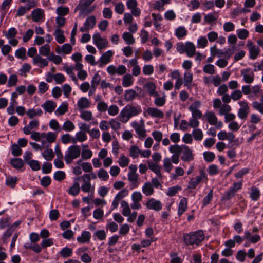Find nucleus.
Masks as SVG:
<instances>
[{
    "mask_svg": "<svg viewBox=\"0 0 263 263\" xmlns=\"http://www.w3.org/2000/svg\"><path fill=\"white\" fill-rule=\"evenodd\" d=\"M142 112L140 106H134L133 104H128L125 106L121 111L118 117L123 123L127 122L130 118L136 116Z\"/></svg>",
    "mask_w": 263,
    "mask_h": 263,
    "instance_id": "obj_1",
    "label": "nucleus"
},
{
    "mask_svg": "<svg viewBox=\"0 0 263 263\" xmlns=\"http://www.w3.org/2000/svg\"><path fill=\"white\" fill-rule=\"evenodd\" d=\"M184 241L186 245H198L204 239L203 232L197 231L191 234H185L183 236Z\"/></svg>",
    "mask_w": 263,
    "mask_h": 263,
    "instance_id": "obj_2",
    "label": "nucleus"
},
{
    "mask_svg": "<svg viewBox=\"0 0 263 263\" xmlns=\"http://www.w3.org/2000/svg\"><path fill=\"white\" fill-rule=\"evenodd\" d=\"M81 154V148L78 145H72L68 147L65 155V161L67 164L71 163L74 159L79 158Z\"/></svg>",
    "mask_w": 263,
    "mask_h": 263,
    "instance_id": "obj_3",
    "label": "nucleus"
},
{
    "mask_svg": "<svg viewBox=\"0 0 263 263\" xmlns=\"http://www.w3.org/2000/svg\"><path fill=\"white\" fill-rule=\"evenodd\" d=\"M95 1V0H81V2L79 5L80 10V14L85 16L93 12L96 8V6H93L89 7V6Z\"/></svg>",
    "mask_w": 263,
    "mask_h": 263,
    "instance_id": "obj_4",
    "label": "nucleus"
},
{
    "mask_svg": "<svg viewBox=\"0 0 263 263\" xmlns=\"http://www.w3.org/2000/svg\"><path fill=\"white\" fill-rule=\"evenodd\" d=\"M131 125L137 134L138 137L139 139H142L146 137V130L145 129L144 123L143 120L141 121V124L138 123L137 121H133L132 122Z\"/></svg>",
    "mask_w": 263,
    "mask_h": 263,
    "instance_id": "obj_5",
    "label": "nucleus"
},
{
    "mask_svg": "<svg viewBox=\"0 0 263 263\" xmlns=\"http://www.w3.org/2000/svg\"><path fill=\"white\" fill-rule=\"evenodd\" d=\"M204 179H206L205 172L203 170L200 171V175L195 178H192L190 179L187 185V188L190 189H195L197 185Z\"/></svg>",
    "mask_w": 263,
    "mask_h": 263,
    "instance_id": "obj_6",
    "label": "nucleus"
},
{
    "mask_svg": "<svg viewBox=\"0 0 263 263\" xmlns=\"http://www.w3.org/2000/svg\"><path fill=\"white\" fill-rule=\"evenodd\" d=\"M93 43L99 49H102L108 46V42L104 38L101 37L99 33H95L92 36Z\"/></svg>",
    "mask_w": 263,
    "mask_h": 263,
    "instance_id": "obj_7",
    "label": "nucleus"
},
{
    "mask_svg": "<svg viewBox=\"0 0 263 263\" xmlns=\"http://www.w3.org/2000/svg\"><path fill=\"white\" fill-rule=\"evenodd\" d=\"M201 106V102L196 101L190 106L189 109L192 112V118L199 119L202 117L201 111L198 109Z\"/></svg>",
    "mask_w": 263,
    "mask_h": 263,
    "instance_id": "obj_8",
    "label": "nucleus"
},
{
    "mask_svg": "<svg viewBox=\"0 0 263 263\" xmlns=\"http://www.w3.org/2000/svg\"><path fill=\"white\" fill-rule=\"evenodd\" d=\"M181 153V159L185 162H189L194 159V155L192 151L186 145H183Z\"/></svg>",
    "mask_w": 263,
    "mask_h": 263,
    "instance_id": "obj_9",
    "label": "nucleus"
},
{
    "mask_svg": "<svg viewBox=\"0 0 263 263\" xmlns=\"http://www.w3.org/2000/svg\"><path fill=\"white\" fill-rule=\"evenodd\" d=\"M241 107L238 111V116L241 119L247 118L248 114L250 112V108L246 101H242L239 103Z\"/></svg>",
    "mask_w": 263,
    "mask_h": 263,
    "instance_id": "obj_10",
    "label": "nucleus"
},
{
    "mask_svg": "<svg viewBox=\"0 0 263 263\" xmlns=\"http://www.w3.org/2000/svg\"><path fill=\"white\" fill-rule=\"evenodd\" d=\"M146 206L148 209L153 210L156 211H159L162 209V205L159 200L154 198L149 199L146 203Z\"/></svg>",
    "mask_w": 263,
    "mask_h": 263,
    "instance_id": "obj_11",
    "label": "nucleus"
},
{
    "mask_svg": "<svg viewBox=\"0 0 263 263\" xmlns=\"http://www.w3.org/2000/svg\"><path fill=\"white\" fill-rule=\"evenodd\" d=\"M217 136L219 140H224L227 139L230 143L233 142L235 141L234 139L235 138V136L234 134L231 132L227 133L224 130H222L218 133Z\"/></svg>",
    "mask_w": 263,
    "mask_h": 263,
    "instance_id": "obj_12",
    "label": "nucleus"
},
{
    "mask_svg": "<svg viewBox=\"0 0 263 263\" xmlns=\"http://www.w3.org/2000/svg\"><path fill=\"white\" fill-rule=\"evenodd\" d=\"M83 181V183L81 186L82 190L84 192H89L91 189L90 180L91 178L89 174H84L82 176Z\"/></svg>",
    "mask_w": 263,
    "mask_h": 263,
    "instance_id": "obj_13",
    "label": "nucleus"
},
{
    "mask_svg": "<svg viewBox=\"0 0 263 263\" xmlns=\"http://www.w3.org/2000/svg\"><path fill=\"white\" fill-rule=\"evenodd\" d=\"M32 19L34 22L43 21L44 18V11L40 8L36 9L31 13Z\"/></svg>",
    "mask_w": 263,
    "mask_h": 263,
    "instance_id": "obj_14",
    "label": "nucleus"
},
{
    "mask_svg": "<svg viewBox=\"0 0 263 263\" xmlns=\"http://www.w3.org/2000/svg\"><path fill=\"white\" fill-rule=\"evenodd\" d=\"M39 125V122L37 120L31 121L29 124L23 128L25 134L29 135L31 133V130L37 128Z\"/></svg>",
    "mask_w": 263,
    "mask_h": 263,
    "instance_id": "obj_15",
    "label": "nucleus"
},
{
    "mask_svg": "<svg viewBox=\"0 0 263 263\" xmlns=\"http://www.w3.org/2000/svg\"><path fill=\"white\" fill-rule=\"evenodd\" d=\"M90 239V233L89 231H84L82 232L81 236L77 237V240L79 243L83 244L89 243Z\"/></svg>",
    "mask_w": 263,
    "mask_h": 263,
    "instance_id": "obj_16",
    "label": "nucleus"
},
{
    "mask_svg": "<svg viewBox=\"0 0 263 263\" xmlns=\"http://www.w3.org/2000/svg\"><path fill=\"white\" fill-rule=\"evenodd\" d=\"M146 112L148 115L154 118H162L164 116L163 112L155 107H148Z\"/></svg>",
    "mask_w": 263,
    "mask_h": 263,
    "instance_id": "obj_17",
    "label": "nucleus"
},
{
    "mask_svg": "<svg viewBox=\"0 0 263 263\" xmlns=\"http://www.w3.org/2000/svg\"><path fill=\"white\" fill-rule=\"evenodd\" d=\"M41 107L44 108L46 112L51 113L55 109L57 104L53 101L48 100L42 104Z\"/></svg>",
    "mask_w": 263,
    "mask_h": 263,
    "instance_id": "obj_18",
    "label": "nucleus"
},
{
    "mask_svg": "<svg viewBox=\"0 0 263 263\" xmlns=\"http://www.w3.org/2000/svg\"><path fill=\"white\" fill-rule=\"evenodd\" d=\"M138 174L134 172H130L128 175V179L130 182V188H136L139 185L138 181Z\"/></svg>",
    "mask_w": 263,
    "mask_h": 263,
    "instance_id": "obj_19",
    "label": "nucleus"
},
{
    "mask_svg": "<svg viewBox=\"0 0 263 263\" xmlns=\"http://www.w3.org/2000/svg\"><path fill=\"white\" fill-rule=\"evenodd\" d=\"M144 88L150 96H159L158 93L156 91V85L154 83H146L144 85Z\"/></svg>",
    "mask_w": 263,
    "mask_h": 263,
    "instance_id": "obj_20",
    "label": "nucleus"
},
{
    "mask_svg": "<svg viewBox=\"0 0 263 263\" xmlns=\"http://www.w3.org/2000/svg\"><path fill=\"white\" fill-rule=\"evenodd\" d=\"M33 63L38 65L41 68H43L48 65V62L46 59L42 58L40 55H36L33 59Z\"/></svg>",
    "mask_w": 263,
    "mask_h": 263,
    "instance_id": "obj_21",
    "label": "nucleus"
},
{
    "mask_svg": "<svg viewBox=\"0 0 263 263\" xmlns=\"http://www.w3.org/2000/svg\"><path fill=\"white\" fill-rule=\"evenodd\" d=\"M80 178H78L76 179V180H78ZM80 187L79 183L78 181L75 180L73 185L69 188L68 191V193L69 194L75 196L78 195L80 192Z\"/></svg>",
    "mask_w": 263,
    "mask_h": 263,
    "instance_id": "obj_22",
    "label": "nucleus"
},
{
    "mask_svg": "<svg viewBox=\"0 0 263 263\" xmlns=\"http://www.w3.org/2000/svg\"><path fill=\"white\" fill-rule=\"evenodd\" d=\"M78 106L80 110L88 108L90 106V102L86 97L81 98L78 101Z\"/></svg>",
    "mask_w": 263,
    "mask_h": 263,
    "instance_id": "obj_23",
    "label": "nucleus"
},
{
    "mask_svg": "<svg viewBox=\"0 0 263 263\" xmlns=\"http://www.w3.org/2000/svg\"><path fill=\"white\" fill-rule=\"evenodd\" d=\"M250 46L249 49L250 57L252 59H255L259 53V49L258 47L253 45L252 42L248 44Z\"/></svg>",
    "mask_w": 263,
    "mask_h": 263,
    "instance_id": "obj_24",
    "label": "nucleus"
},
{
    "mask_svg": "<svg viewBox=\"0 0 263 263\" xmlns=\"http://www.w3.org/2000/svg\"><path fill=\"white\" fill-rule=\"evenodd\" d=\"M196 51V47L194 44L190 42H186V50L185 53L189 57H192L195 54Z\"/></svg>",
    "mask_w": 263,
    "mask_h": 263,
    "instance_id": "obj_25",
    "label": "nucleus"
},
{
    "mask_svg": "<svg viewBox=\"0 0 263 263\" xmlns=\"http://www.w3.org/2000/svg\"><path fill=\"white\" fill-rule=\"evenodd\" d=\"M114 53L111 50H108L103 53L100 58V61L102 64H106L110 61V58Z\"/></svg>",
    "mask_w": 263,
    "mask_h": 263,
    "instance_id": "obj_26",
    "label": "nucleus"
},
{
    "mask_svg": "<svg viewBox=\"0 0 263 263\" xmlns=\"http://www.w3.org/2000/svg\"><path fill=\"white\" fill-rule=\"evenodd\" d=\"M242 74L243 76V80L247 83H251L254 80V73L249 70L242 71Z\"/></svg>",
    "mask_w": 263,
    "mask_h": 263,
    "instance_id": "obj_27",
    "label": "nucleus"
},
{
    "mask_svg": "<svg viewBox=\"0 0 263 263\" xmlns=\"http://www.w3.org/2000/svg\"><path fill=\"white\" fill-rule=\"evenodd\" d=\"M142 190L143 193L147 196L152 195L154 193L153 185L149 182H146L144 183Z\"/></svg>",
    "mask_w": 263,
    "mask_h": 263,
    "instance_id": "obj_28",
    "label": "nucleus"
},
{
    "mask_svg": "<svg viewBox=\"0 0 263 263\" xmlns=\"http://www.w3.org/2000/svg\"><path fill=\"white\" fill-rule=\"evenodd\" d=\"M187 201L186 198H182L179 203L178 214L180 216L187 209Z\"/></svg>",
    "mask_w": 263,
    "mask_h": 263,
    "instance_id": "obj_29",
    "label": "nucleus"
},
{
    "mask_svg": "<svg viewBox=\"0 0 263 263\" xmlns=\"http://www.w3.org/2000/svg\"><path fill=\"white\" fill-rule=\"evenodd\" d=\"M26 114L29 118L32 119L35 116H41L43 114V111L41 108L35 109H29L27 112Z\"/></svg>",
    "mask_w": 263,
    "mask_h": 263,
    "instance_id": "obj_30",
    "label": "nucleus"
},
{
    "mask_svg": "<svg viewBox=\"0 0 263 263\" xmlns=\"http://www.w3.org/2000/svg\"><path fill=\"white\" fill-rule=\"evenodd\" d=\"M96 17L93 15H92L87 18L84 24V26H86V27L88 28L89 30H90L94 27V26L96 25Z\"/></svg>",
    "mask_w": 263,
    "mask_h": 263,
    "instance_id": "obj_31",
    "label": "nucleus"
},
{
    "mask_svg": "<svg viewBox=\"0 0 263 263\" xmlns=\"http://www.w3.org/2000/svg\"><path fill=\"white\" fill-rule=\"evenodd\" d=\"M54 35L57 41L62 44L65 42V37L63 32L59 28H57L54 31Z\"/></svg>",
    "mask_w": 263,
    "mask_h": 263,
    "instance_id": "obj_32",
    "label": "nucleus"
},
{
    "mask_svg": "<svg viewBox=\"0 0 263 263\" xmlns=\"http://www.w3.org/2000/svg\"><path fill=\"white\" fill-rule=\"evenodd\" d=\"M148 167L150 170L154 172L159 177H161V174L160 172V167L157 165V163L148 161L147 162Z\"/></svg>",
    "mask_w": 263,
    "mask_h": 263,
    "instance_id": "obj_33",
    "label": "nucleus"
},
{
    "mask_svg": "<svg viewBox=\"0 0 263 263\" xmlns=\"http://www.w3.org/2000/svg\"><path fill=\"white\" fill-rule=\"evenodd\" d=\"M46 147L47 148L42 153V156L46 160L50 161L53 158L54 154L52 149Z\"/></svg>",
    "mask_w": 263,
    "mask_h": 263,
    "instance_id": "obj_34",
    "label": "nucleus"
},
{
    "mask_svg": "<svg viewBox=\"0 0 263 263\" xmlns=\"http://www.w3.org/2000/svg\"><path fill=\"white\" fill-rule=\"evenodd\" d=\"M133 84V77L130 74H126L123 78L122 86L127 87Z\"/></svg>",
    "mask_w": 263,
    "mask_h": 263,
    "instance_id": "obj_35",
    "label": "nucleus"
},
{
    "mask_svg": "<svg viewBox=\"0 0 263 263\" xmlns=\"http://www.w3.org/2000/svg\"><path fill=\"white\" fill-rule=\"evenodd\" d=\"M121 206L123 208L122 214L124 216H128L131 213V210L128 203L125 200H122L121 203Z\"/></svg>",
    "mask_w": 263,
    "mask_h": 263,
    "instance_id": "obj_36",
    "label": "nucleus"
},
{
    "mask_svg": "<svg viewBox=\"0 0 263 263\" xmlns=\"http://www.w3.org/2000/svg\"><path fill=\"white\" fill-rule=\"evenodd\" d=\"M68 110V104L67 103L63 102L58 107L55 111L57 115H63Z\"/></svg>",
    "mask_w": 263,
    "mask_h": 263,
    "instance_id": "obj_37",
    "label": "nucleus"
},
{
    "mask_svg": "<svg viewBox=\"0 0 263 263\" xmlns=\"http://www.w3.org/2000/svg\"><path fill=\"white\" fill-rule=\"evenodd\" d=\"M138 96L136 91L133 89H129L125 91L124 99L126 101H131L133 100L136 96Z\"/></svg>",
    "mask_w": 263,
    "mask_h": 263,
    "instance_id": "obj_38",
    "label": "nucleus"
},
{
    "mask_svg": "<svg viewBox=\"0 0 263 263\" xmlns=\"http://www.w3.org/2000/svg\"><path fill=\"white\" fill-rule=\"evenodd\" d=\"M205 117L208 122L211 125L216 124L217 120V118L216 116L215 115L214 113L213 112H207L205 114Z\"/></svg>",
    "mask_w": 263,
    "mask_h": 263,
    "instance_id": "obj_39",
    "label": "nucleus"
},
{
    "mask_svg": "<svg viewBox=\"0 0 263 263\" xmlns=\"http://www.w3.org/2000/svg\"><path fill=\"white\" fill-rule=\"evenodd\" d=\"M141 149H140L137 146L133 145L132 146L129 148V154L130 156L133 158H136L139 157L140 155Z\"/></svg>",
    "mask_w": 263,
    "mask_h": 263,
    "instance_id": "obj_40",
    "label": "nucleus"
},
{
    "mask_svg": "<svg viewBox=\"0 0 263 263\" xmlns=\"http://www.w3.org/2000/svg\"><path fill=\"white\" fill-rule=\"evenodd\" d=\"M193 74L190 71H186L184 74V86L188 87L193 81Z\"/></svg>",
    "mask_w": 263,
    "mask_h": 263,
    "instance_id": "obj_41",
    "label": "nucleus"
},
{
    "mask_svg": "<svg viewBox=\"0 0 263 263\" xmlns=\"http://www.w3.org/2000/svg\"><path fill=\"white\" fill-rule=\"evenodd\" d=\"M49 126L51 129L56 131L57 133L60 132L62 130L59 122L55 119L50 120L49 123Z\"/></svg>",
    "mask_w": 263,
    "mask_h": 263,
    "instance_id": "obj_42",
    "label": "nucleus"
},
{
    "mask_svg": "<svg viewBox=\"0 0 263 263\" xmlns=\"http://www.w3.org/2000/svg\"><path fill=\"white\" fill-rule=\"evenodd\" d=\"M163 166L165 171L168 173L170 172L173 167L170 158L166 157L163 159Z\"/></svg>",
    "mask_w": 263,
    "mask_h": 263,
    "instance_id": "obj_43",
    "label": "nucleus"
},
{
    "mask_svg": "<svg viewBox=\"0 0 263 263\" xmlns=\"http://www.w3.org/2000/svg\"><path fill=\"white\" fill-rule=\"evenodd\" d=\"M75 128V126L73 123L70 120L66 121L64 123L62 127V129L70 132L72 131Z\"/></svg>",
    "mask_w": 263,
    "mask_h": 263,
    "instance_id": "obj_44",
    "label": "nucleus"
},
{
    "mask_svg": "<svg viewBox=\"0 0 263 263\" xmlns=\"http://www.w3.org/2000/svg\"><path fill=\"white\" fill-rule=\"evenodd\" d=\"M122 37L127 44H133L135 43V39L133 35L128 32L123 33Z\"/></svg>",
    "mask_w": 263,
    "mask_h": 263,
    "instance_id": "obj_45",
    "label": "nucleus"
},
{
    "mask_svg": "<svg viewBox=\"0 0 263 263\" xmlns=\"http://www.w3.org/2000/svg\"><path fill=\"white\" fill-rule=\"evenodd\" d=\"M260 197V191L256 187H252L250 193V198L254 201H257Z\"/></svg>",
    "mask_w": 263,
    "mask_h": 263,
    "instance_id": "obj_46",
    "label": "nucleus"
},
{
    "mask_svg": "<svg viewBox=\"0 0 263 263\" xmlns=\"http://www.w3.org/2000/svg\"><path fill=\"white\" fill-rule=\"evenodd\" d=\"M175 34L178 39H182L187 34V30L184 27H179L175 31Z\"/></svg>",
    "mask_w": 263,
    "mask_h": 263,
    "instance_id": "obj_47",
    "label": "nucleus"
},
{
    "mask_svg": "<svg viewBox=\"0 0 263 263\" xmlns=\"http://www.w3.org/2000/svg\"><path fill=\"white\" fill-rule=\"evenodd\" d=\"M11 164L15 168L20 169L24 165L23 160L20 158H13L11 160Z\"/></svg>",
    "mask_w": 263,
    "mask_h": 263,
    "instance_id": "obj_48",
    "label": "nucleus"
},
{
    "mask_svg": "<svg viewBox=\"0 0 263 263\" xmlns=\"http://www.w3.org/2000/svg\"><path fill=\"white\" fill-rule=\"evenodd\" d=\"M183 148V145H171L169 147V151L171 153L174 154V155H179Z\"/></svg>",
    "mask_w": 263,
    "mask_h": 263,
    "instance_id": "obj_49",
    "label": "nucleus"
},
{
    "mask_svg": "<svg viewBox=\"0 0 263 263\" xmlns=\"http://www.w3.org/2000/svg\"><path fill=\"white\" fill-rule=\"evenodd\" d=\"M26 49L24 47H21L16 50L15 55L17 58L19 59L25 60L27 58L26 57Z\"/></svg>",
    "mask_w": 263,
    "mask_h": 263,
    "instance_id": "obj_50",
    "label": "nucleus"
},
{
    "mask_svg": "<svg viewBox=\"0 0 263 263\" xmlns=\"http://www.w3.org/2000/svg\"><path fill=\"white\" fill-rule=\"evenodd\" d=\"M192 134L195 140L201 141L203 138V133L200 129H195L193 130Z\"/></svg>",
    "mask_w": 263,
    "mask_h": 263,
    "instance_id": "obj_51",
    "label": "nucleus"
},
{
    "mask_svg": "<svg viewBox=\"0 0 263 263\" xmlns=\"http://www.w3.org/2000/svg\"><path fill=\"white\" fill-rule=\"evenodd\" d=\"M237 35L239 39L245 40L249 36V31L245 29H238L237 31Z\"/></svg>",
    "mask_w": 263,
    "mask_h": 263,
    "instance_id": "obj_52",
    "label": "nucleus"
},
{
    "mask_svg": "<svg viewBox=\"0 0 263 263\" xmlns=\"http://www.w3.org/2000/svg\"><path fill=\"white\" fill-rule=\"evenodd\" d=\"M57 134L52 132H49L47 133V137L46 140L47 141V144L49 143L50 144L51 143H53L57 139Z\"/></svg>",
    "mask_w": 263,
    "mask_h": 263,
    "instance_id": "obj_53",
    "label": "nucleus"
},
{
    "mask_svg": "<svg viewBox=\"0 0 263 263\" xmlns=\"http://www.w3.org/2000/svg\"><path fill=\"white\" fill-rule=\"evenodd\" d=\"M98 176L100 179L103 181H106L109 178V175L107 172L103 168L99 170L98 172Z\"/></svg>",
    "mask_w": 263,
    "mask_h": 263,
    "instance_id": "obj_54",
    "label": "nucleus"
},
{
    "mask_svg": "<svg viewBox=\"0 0 263 263\" xmlns=\"http://www.w3.org/2000/svg\"><path fill=\"white\" fill-rule=\"evenodd\" d=\"M72 253V250L69 248L68 247H65L63 248L60 252V255L63 257V258H66L69 256H71Z\"/></svg>",
    "mask_w": 263,
    "mask_h": 263,
    "instance_id": "obj_55",
    "label": "nucleus"
},
{
    "mask_svg": "<svg viewBox=\"0 0 263 263\" xmlns=\"http://www.w3.org/2000/svg\"><path fill=\"white\" fill-rule=\"evenodd\" d=\"M236 193L234 191V189H232L231 188L229 189V190L226 192L222 196V199L223 200H228L230 199L233 197Z\"/></svg>",
    "mask_w": 263,
    "mask_h": 263,
    "instance_id": "obj_56",
    "label": "nucleus"
},
{
    "mask_svg": "<svg viewBox=\"0 0 263 263\" xmlns=\"http://www.w3.org/2000/svg\"><path fill=\"white\" fill-rule=\"evenodd\" d=\"M50 51V45L49 44H45L40 47L39 53L43 56H47L49 54Z\"/></svg>",
    "mask_w": 263,
    "mask_h": 263,
    "instance_id": "obj_57",
    "label": "nucleus"
},
{
    "mask_svg": "<svg viewBox=\"0 0 263 263\" xmlns=\"http://www.w3.org/2000/svg\"><path fill=\"white\" fill-rule=\"evenodd\" d=\"M17 180V179L16 177L8 176L6 178V184L7 186L13 188L15 185Z\"/></svg>",
    "mask_w": 263,
    "mask_h": 263,
    "instance_id": "obj_58",
    "label": "nucleus"
},
{
    "mask_svg": "<svg viewBox=\"0 0 263 263\" xmlns=\"http://www.w3.org/2000/svg\"><path fill=\"white\" fill-rule=\"evenodd\" d=\"M180 190L181 187L179 186H174L169 187L166 192V195L170 197L173 196Z\"/></svg>",
    "mask_w": 263,
    "mask_h": 263,
    "instance_id": "obj_59",
    "label": "nucleus"
},
{
    "mask_svg": "<svg viewBox=\"0 0 263 263\" xmlns=\"http://www.w3.org/2000/svg\"><path fill=\"white\" fill-rule=\"evenodd\" d=\"M27 164L30 166L31 169L33 171H36L40 169V163L38 161L31 160L27 162Z\"/></svg>",
    "mask_w": 263,
    "mask_h": 263,
    "instance_id": "obj_60",
    "label": "nucleus"
},
{
    "mask_svg": "<svg viewBox=\"0 0 263 263\" xmlns=\"http://www.w3.org/2000/svg\"><path fill=\"white\" fill-rule=\"evenodd\" d=\"M203 155L204 160L208 162H212L215 158V154L211 152H205Z\"/></svg>",
    "mask_w": 263,
    "mask_h": 263,
    "instance_id": "obj_61",
    "label": "nucleus"
},
{
    "mask_svg": "<svg viewBox=\"0 0 263 263\" xmlns=\"http://www.w3.org/2000/svg\"><path fill=\"white\" fill-rule=\"evenodd\" d=\"M109 115L115 116L119 112V107L116 105H111L107 109Z\"/></svg>",
    "mask_w": 263,
    "mask_h": 263,
    "instance_id": "obj_62",
    "label": "nucleus"
},
{
    "mask_svg": "<svg viewBox=\"0 0 263 263\" xmlns=\"http://www.w3.org/2000/svg\"><path fill=\"white\" fill-rule=\"evenodd\" d=\"M12 154L14 156H18L22 155V149L16 144H13L11 147Z\"/></svg>",
    "mask_w": 263,
    "mask_h": 263,
    "instance_id": "obj_63",
    "label": "nucleus"
},
{
    "mask_svg": "<svg viewBox=\"0 0 263 263\" xmlns=\"http://www.w3.org/2000/svg\"><path fill=\"white\" fill-rule=\"evenodd\" d=\"M252 106L255 109L263 114V103L261 102L253 101L252 102Z\"/></svg>",
    "mask_w": 263,
    "mask_h": 263,
    "instance_id": "obj_64",
    "label": "nucleus"
}]
</instances>
